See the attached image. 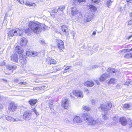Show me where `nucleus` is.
Wrapping results in <instances>:
<instances>
[{
	"label": "nucleus",
	"instance_id": "58",
	"mask_svg": "<svg viewBox=\"0 0 132 132\" xmlns=\"http://www.w3.org/2000/svg\"><path fill=\"white\" fill-rule=\"evenodd\" d=\"M5 62H3L2 64H0V66H3L5 64Z\"/></svg>",
	"mask_w": 132,
	"mask_h": 132
},
{
	"label": "nucleus",
	"instance_id": "31",
	"mask_svg": "<svg viewBox=\"0 0 132 132\" xmlns=\"http://www.w3.org/2000/svg\"><path fill=\"white\" fill-rule=\"evenodd\" d=\"M124 57L127 59H129L132 57V53H127L125 54L124 56Z\"/></svg>",
	"mask_w": 132,
	"mask_h": 132
},
{
	"label": "nucleus",
	"instance_id": "34",
	"mask_svg": "<svg viewBox=\"0 0 132 132\" xmlns=\"http://www.w3.org/2000/svg\"><path fill=\"white\" fill-rule=\"evenodd\" d=\"M65 9V7L64 6H62L58 8V11H60L61 14L63 13L62 10Z\"/></svg>",
	"mask_w": 132,
	"mask_h": 132
},
{
	"label": "nucleus",
	"instance_id": "9",
	"mask_svg": "<svg viewBox=\"0 0 132 132\" xmlns=\"http://www.w3.org/2000/svg\"><path fill=\"white\" fill-rule=\"evenodd\" d=\"M10 56L11 60L17 63L18 62V56L17 54L15 53H11Z\"/></svg>",
	"mask_w": 132,
	"mask_h": 132
},
{
	"label": "nucleus",
	"instance_id": "21",
	"mask_svg": "<svg viewBox=\"0 0 132 132\" xmlns=\"http://www.w3.org/2000/svg\"><path fill=\"white\" fill-rule=\"evenodd\" d=\"M16 35V36H19L21 35L23 33V30L20 29H14Z\"/></svg>",
	"mask_w": 132,
	"mask_h": 132
},
{
	"label": "nucleus",
	"instance_id": "51",
	"mask_svg": "<svg viewBox=\"0 0 132 132\" xmlns=\"http://www.w3.org/2000/svg\"><path fill=\"white\" fill-rule=\"evenodd\" d=\"M53 69L54 70H56V71H54V72H56V71H58L60 70V69L57 68L56 66H55L54 67Z\"/></svg>",
	"mask_w": 132,
	"mask_h": 132
},
{
	"label": "nucleus",
	"instance_id": "57",
	"mask_svg": "<svg viewBox=\"0 0 132 132\" xmlns=\"http://www.w3.org/2000/svg\"><path fill=\"white\" fill-rule=\"evenodd\" d=\"M132 86V81H129V84H128V86Z\"/></svg>",
	"mask_w": 132,
	"mask_h": 132
},
{
	"label": "nucleus",
	"instance_id": "39",
	"mask_svg": "<svg viewBox=\"0 0 132 132\" xmlns=\"http://www.w3.org/2000/svg\"><path fill=\"white\" fill-rule=\"evenodd\" d=\"M104 113L105 114L104 115L103 114L102 117V118L104 120H107L108 119V117L107 116L106 114L105 113Z\"/></svg>",
	"mask_w": 132,
	"mask_h": 132
},
{
	"label": "nucleus",
	"instance_id": "59",
	"mask_svg": "<svg viewBox=\"0 0 132 132\" xmlns=\"http://www.w3.org/2000/svg\"><path fill=\"white\" fill-rule=\"evenodd\" d=\"M85 89V92H86V93L88 94L89 93V90L87 89Z\"/></svg>",
	"mask_w": 132,
	"mask_h": 132
},
{
	"label": "nucleus",
	"instance_id": "33",
	"mask_svg": "<svg viewBox=\"0 0 132 132\" xmlns=\"http://www.w3.org/2000/svg\"><path fill=\"white\" fill-rule=\"evenodd\" d=\"M100 66V65H93L90 67V69L91 70H92L93 69H95V68H98V67H99Z\"/></svg>",
	"mask_w": 132,
	"mask_h": 132
},
{
	"label": "nucleus",
	"instance_id": "4",
	"mask_svg": "<svg viewBox=\"0 0 132 132\" xmlns=\"http://www.w3.org/2000/svg\"><path fill=\"white\" fill-rule=\"evenodd\" d=\"M32 114V111H26L24 112L23 119L26 121L28 120L31 119Z\"/></svg>",
	"mask_w": 132,
	"mask_h": 132
},
{
	"label": "nucleus",
	"instance_id": "63",
	"mask_svg": "<svg viewBox=\"0 0 132 132\" xmlns=\"http://www.w3.org/2000/svg\"><path fill=\"white\" fill-rule=\"evenodd\" d=\"M126 1L127 2L131 3V0H127Z\"/></svg>",
	"mask_w": 132,
	"mask_h": 132
},
{
	"label": "nucleus",
	"instance_id": "29",
	"mask_svg": "<svg viewBox=\"0 0 132 132\" xmlns=\"http://www.w3.org/2000/svg\"><path fill=\"white\" fill-rule=\"evenodd\" d=\"M26 55L27 56H29V57H30L32 56V51H29V50H26Z\"/></svg>",
	"mask_w": 132,
	"mask_h": 132
},
{
	"label": "nucleus",
	"instance_id": "32",
	"mask_svg": "<svg viewBox=\"0 0 132 132\" xmlns=\"http://www.w3.org/2000/svg\"><path fill=\"white\" fill-rule=\"evenodd\" d=\"M48 64H49V63L50 64H55L56 63V60L54 59H51L50 60L48 61Z\"/></svg>",
	"mask_w": 132,
	"mask_h": 132
},
{
	"label": "nucleus",
	"instance_id": "3",
	"mask_svg": "<svg viewBox=\"0 0 132 132\" xmlns=\"http://www.w3.org/2000/svg\"><path fill=\"white\" fill-rule=\"evenodd\" d=\"M105 108V106L103 104L101 105V108L102 111H104V113H106L107 112V110H110L111 108L112 105L111 103L110 102H108L106 105Z\"/></svg>",
	"mask_w": 132,
	"mask_h": 132
},
{
	"label": "nucleus",
	"instance_id": "8",
	"mask_svg": "<svg viewBox=\"0 0 132 132\" xmlns=\"http://www.w3.org/2000/svg\"><path fill=\"white\" fill-rule=\"evenodd\" d=\"M17 108V105L13 102H12L10 104L8 108V110L10 112H13L15 111Z\"/></svg>",
	"mask_w": 132,
	"mask_h": 132
},
{
	"label": "nucleus",
	"instance_id": "27",
	"mask_svg": "<svg viewBox=\"0 0 132 132\" xmlns=\"http://www.w3.org/2000/svg\"><path fill=\"white\" fill-rule=\"evenodd\" d=\"M48 105L50 109L51 110H52V105L53 104V101L52 100H50L48 102Z\"/></svg>",
	"mask_w": 132,
	"mask_h": 132
},
{
	"label": "nucleus",
	"instance_id": "52",
	"mask_svg": "<svg viewBox=\"0 0 132 132\" xmlns=\"http://www.w3.org/2000/svg\"><path fill=\"white\" fill-rule=\"evenodd\" d=\"M19 81L20 79L16 78L14 80V82H18Z\"/></svg>",
	"mask_w": 132,
	"mask_h": 132
},
{
	"label": "nucleus",
	"instance_id": "43",
	"mask_svg": "<svg viewBox=\"0 0 132 132\" xmlns=\"http://www.w3.org/2000/svg\"><path fill=\"white\" fill-rule=\"evenodd\" d=\"M71 67L70 66H68L64 68V70L65 71L64 72H67L69 71L68 70L69 69L71 68Z\"/></svg>",
	"mask_w": 132,
	"mask_h": 132
},
{
	"label": "nucleus",
	"instance_id": "44",
	"mask_svg": "<svg viewBox=\"0 0 132 132\" xmlns=\"http://www.w3.org/2000/svg\"><path fill=\"white\" fill-rule=\"evenodd\" d=\"M89 87H92L93 86L94 84V82L93 81H89Z\"/></svg>",
	"mask_w": 132,
	"mask_h": 132
},
{
	"label": "nucleus",
	"instance_id": "23",
	"mask_svg": "<svg viewBox=\"0 0 132 132\" xmlns=\"http://www.w3.org/2000/svg\"><path fill=\"white\" fill-rule=\"evenodd\" d=\"M88 7L89 9L92 11H95L96 10V7L93 5L89 4L88 6Z\"/></svg>",
	"mask_w": 132,
	"mask_h": 132
},
{
	"label": "nucleus",
	"instance_id": "60",
	"mask_svg": "<svg viewBox=\"0 0 132 132\" xmlns=\"http://www.w3.org/2000/svg\"><path fill=\"white\" fill-rule=\"evenodd\" d=\"M132 127V123H131L129 124V127L130 128H131Z\"/></svg>",
	"mask_w": 132,
	"mask_h": 132
},
{
	"label": "nucleus",
	"instance_id": "7",
	"mask_svg": "<svg viewBox=\"0 0 132 132\" xmlns=\"http://www.w3.org/2000/svg\"><path fill=\"white\" fill-rule=\"evenodd\" d=\"M23 54H21L19 58L20 62L22 65L26 64L27 62L26 56Z\"/></svg>",
	"mask_w": 132,
	"mask_h": 132
},
{
	"label": "nucleus",
	"instance_id": "6",
	"mask_svg": "<svg viewBox=\"0 0 132 132\" xmlns=\"http://www.w3.org/2000/svg\"><path fill=\"white\" fill-rule=\"evenodd\" d=\"M72 94H73L77 97L82 98L83 97V94L82 92L80 90H76L73 91L72 94L71 93L70 96L72 97Z\"/></svg>",
	"mask_w": 132,
	"mask_h": 132
},
{
	"label": "nucleus",
	"instance_id": "56",
	"mask_svg": "<svg viewBox=\"0 0 132 132\" xmlns=\"http://www.w3.org/2000/svg\"><path fill=\"white\" fill-rule=\"evenodd\" d=\"M17 1L19 2L21 4H22L24 3L23 0H17Z\"/></svg>",
	"mask_w": 132,
	"mask_h": 132
},
{
	"label": "nucleus",
	"instance_id": "5",
	"mask_svg": "<svg viewBox=\"0 0 132 132\" xmlns=\"http://www.w3.org/2000/svg\"><path fill=\"white\" fill-rule=\"evenodd\" d=\"M62 105L65 109H67L70 105V101L66 98H64L62 100Z\"/></svg>",
	"mask_w": 132,
	"mask_h": 132
},
{
	"label": "nucleus",
	"instance_id": "24",
	"mask_svg": "<svg viewBox=\"0 0 132 132\" xmlns=\"http://www.w3.org/2000/svg\"><path fill=\"white\" fill-rule=\"evenodd\" d=\"M61 29L62 31L65 33H67L68 32V29L65 25L62 26Z\"/></svg>",
	"mask_w": 132,
	"mask_h": 132
},
{
	"label": "nucleus",
	"instance_id": "47",
	"mask_svg": "<svg viewBox=\"0 0 132 132\" xmlns=\"http://www.w3.org/2000/svg\"><path fill=\"white\" fill-rule=\"evenodd\" d=\"M52 12L54 13H56L58 11H58V9H57V8H54L52 10Z\"/></svg>",
	"mask_w": 132,
	"mask_h": 132
},
{
	"label": "nucleus",
	"instance_id": "45",
	"mask_svg": "<svg viewBox=\"0 0 132 132\" xmlns=\"http://www.w3.org/2000/svg\"><path fill=\"white\" fill-rule=\"evenodd\" d=\"M89 81H87L85 82L84 83V86L88 87H89Z\"/></svg>",
	"mask_w": 132,
	"mask_h": 132
},
{
	"label": "nucleus",
	"instance_id": "30",
	"mask_svg": "<svg viewBox=\"0 0 132 132\" xmlns=\"http://www.w3.org/2000/svg\"><path fill=\"white\" fill-rule=\"evenodd\" d=\"M107 71L109 73H115V70L111 68H109L107 70Z\"/></svg>",
	"mask_w": 132,
	"mask_h": 132
},
{
	"label": "nucleus",
	"instance_id": "28",
	"mask_svg": "<svg viewBox=\"0 0 132 132\" xmlns=\"http://www.w3.org/2000/svg\"><path fill=\"white\" fill-rule=\"evenodd\" d=\"M117 82L116 80L113 78L111 79L109 81H108V83L109 84H115Z\"/></svg>",
	"mask_w": 132,
	"mask_h": 132
},
{
	"label": "nucleus",
	"instance_id": "20",
	"mask_svg": "<svg viewBox=\"0 0 132 132\" xmlns=\"http://www.w3.org/2000/svg\"><path fill=\"white\" fill-rule=\"evenodd\" d=\"M37 100L34 99H30L28 101L29 104L31 106L34 105L37 103Z\"/></svg>",
	"mask_w": 132,
	"mask_h": 132
},
{
	"label": "nucleus",
	"instance_id": "14",
	"mask_svg": "<svg viewBox=\"0 0 132 132\" xmlns=\"http://www.w3.org/2000/svg\"><path fill=\"white\" fill-rule=\"evenodd\" d=\"M16 52L19 54H21L23 52V49L20 46H17L15 48Z\"/></svg>",
	"mask_w": 132,
	"mask_h": 132
},
{
	"label": "nucleus",
	"instance_id": "18",
	"mask_svg": "<svg viewBox=\"0 0 132 132\" xmlns=\"http://www.w3.org/2000/svg\"><path fill=\"white\" fill-rule=\"evenodd\" d=\"M74 121L78 124H79L82 122V120L80 117L78 116H76L73 119Z\"/></svg>",
	"mask_w": 132,
	"mask_h": 132
},
{
	"label": "nucleus",
	"instance_id": "48",
	"mask_svg": "<svg viewBox=\"0 0 132 132\" xmlns=\"http://www.w3.org/2000/svg\"><path fill=\"white\" fill-rule=\"evenodd\" d=\"M100 0H92V2L96 4H98L100 2Z\"/></svg>",
	"mask_w": 132,
	"mask_h": 132
},
{
	"label": "nucleus",
	"instance_id": "17",
	"mask_svg": "<svg viewBox=\"0 0 132 132\" xmlns=\"http://www.w3.org/2000/svg\"><path fill=\"white\" fill-rule=\"evenodd\" d=\"M71 13L72 15L74 16L78 13V10L76 7H72L71 9Z\"/></svg>",
	"mask_w": 132,
	"mask_h": 132
},
{
	"label": "nucleus",
	"instance_id": "11",
	"mask_svg": "<svg viewBox=\"0 0 132 132\" xmlns=\"http://www.w3.org/2000/svg\"><path fill=\"white\" fill-rule=\"evenodd\" d=\"M57 44V46H58V48L60 50H62L64 47V43L61 40H58L56 41Z\"/></svg>",
	"mask_w": 132,
	"mask_h": 132
},
{
	"label": "nucleus",
	"instance_id": "25",
	"mask_svg": "<svg viewBox=\"0 0 132 132\" xmlns=\"http://www.w3.org/2000/svg\"><path fill=\"white\" fill-rule=\"evenodd\" d=\"M113 2V0H108L106 1V5L109 8V6L111 5L112 3Z\"/></svg>",
	"mask_w": 132,
	"mask_h": 132
},
{
	"label": "nucleus",
	"instance_id": "55",
	"mask_svg": "<svg viewBox=\"0 0 132 132\" xmlns=\"http://www.w3.org/2000/svg\"><path fill=\"white\" fill-rule=\"evenodd\" d=\"M8 13H6L5 14V17H4V19H5L6 20H7V17L8 16Z\"/></svg>",
	"mask_w": 132,
	"mask_h": 132
},
{
	"label": "nucleus",
	"instance_id": "41",
	"mask_svg": "<svg viewBox=\"0 0 132 132\" xmlns=\"http://www.w3.org/2000/svg\"><path fill=\"white\" fill-rule=\"evenodd\" d=\"M32 111H33L36 114L37 116L38 115H39V113L37 111V110L35 108H33L31 109Z\"/></svg>",
	"mask_w": 132,
	"mask_h": 132
},
{
	"label": "nucleus",
	"instance_id": "53",
	"mask_svg": "<svg viewBox=\"0 0 132 132\" xmlns=\"http://www.w3.org/2000/svg\"><path fill=\"white\" fill-rule=\"evenodd\" d=\"M127 51V50L126 49H123L122 50L120 51L122 53H124L125 52H126Z\"/></svg>",
	"mask_w": 132,
	"mask_h": 132
},
{
	"label": "nucleus",
	"instance_id": "15",
	"mask_svg": "<svg viewBox=\"0 0 132 132\" xmlns=\"http://www.w3.org/2000/svg\"><path fill=\"white\" fill-rule=\"evenodd\" d=\"M5 118L7 121L10 122L18 121H19V119L16 120L10 116L5 117Z\"/></svg>",
	"mask_w": 132,
	"mask_h": 132
},
{
	"label": "nucleus",
	"instance_id": "54",
	"mask_svg": "<svg viewBox=\"0 0 132 132\" xmlns=\"http://www.w3.org/2000/svg\"><path fill=\"white\" fill-rule=\"evenodd\" d=\"M132 24V20H130L128 22V25H129Z\"/></svg>",
	"mask_w": 132,
	"mask_h": 132
},
{
	"label": "nucleus",
	"instance_id": "50",
	"mask_svg": "<svg viewBox=\"0 0 132 132\" xmlns=\"http://www.w3.org/2000/svg\"><path fill=\"white\" fill-rule=\"evenodd\" d=\"M27 82H20L18 83V84L19 85H26L27 84Z\"/></svg>",
	"mask_w": 132,
	"mask_h": 132
},
{
	"label": "nucleus",
	"instance_id": "35",
	"mask_svg": "<svg viewBox=\"0 0 132 132\" xmlns=\"http://www.w3.org/2000/svg\"><path fill=\"white\" fill-rule=\"evenodd\" d=\"M82 109L86 111H89L90 110V108L88 106H83L82 107Z\"/></svg>",
	"mask_w": 132,
	"mask_h": 132
},
{
	"label": "nucleus",
	"instance_id": "22",
	"mask_svg": "<svg viewBox=\"0 0 132 132\" xmlns=\"http://www.w3.org/2000/svg\"><path fill=\"white\" fill-rule=\"evenodd\" d=\"M6 68L10 70H13L16 69V67L15 65H9L7 66Z\"/></svg>",
	"mask_w": 132,
	"mask_h": 132
},
{
	"label": "nucleus",
	"instance_id": "46",
	"mask_svg": "<svg viewBox=\"0 0 132 132\" xmlns=\"http://www.w3.org/2000/svg\"><path fill=\"white\" fill-rule=\"evenodd\" d=\"M40 43L43 45H45L46 43L45 41L44 40H40L39 41Z\"/></svg>",
	"mask_w": 132,
	"mask_h": 132
},
{
	"label": "nucleus",
	"instance_id": "1",
	"mask_svg": "<svg viewBox=\"0 0 132 132\" xmlns=\"http://www.w3.org/2000/svg\"><path fill=\"white\" fill-rule=\"evenodd\" d=\"M29 28L24 30L26 33H30L33 31L36 34H39L42 30H45L48 29V27L45 24L36 21H30L29 24Z\"/></svg>",
	"mask_w": 132,
	"mask_h": 132
},
{
	"label": "nucleus",
	"instance_id": "2",
	"mask_svg": "<svg viewBox=\"0 0 132 132\" xmlns=\"http://www.w3.org/2000/svg\"><path fill=\"white\" fill-rule=\"evenodd\" d=\"M82 117L86 123L88 125L93 126L95 127H98L99 125L102 123L103 122L99 120L96 121L92 118L89 114L86 113L83 114Z\"/></svg>",
	"mask_w": 132,
	"mask_h": 132
},
{
	"label": "nucleus",
	"instance_id": "42",
	"mask_svg": "<svg viewBox=\"0 0 132 132\" xmlns=\"http://www.w3.org/2000/svg\"><path fill=\"white\" fill-rule=\"evenodd\" d=\"M93 18V16L92 15H90L88 16L87 19V22H89L91 21Z\"/></svg>",
	"mask_w": 132,
	"mask_h": 132
},
{
	"label": "nucleus",
	"instance_id": "38",
	"mask_svg": "<svg viewBox=\"0 0 132 132\" xmlns=\"http://www.w3.org/2000/svg\"><path fill=\"white\" fill-rule=\"evenodd\" d=\"M88 55H92V54L95 53L93 50H90L89 48H88Z\"/></svg>",
	"mask_w": 132,
	"mask_h": 132
},
{
	"label": "nucleus",
	"instance_id": "19",
	"mask_svg": "<svg viewBox=\"0 0 132 132\" xmlns=\"http://www.w3.org/2000/svg\"><path fill=\"white\" fill-rule=\"evenodd\" d=\"M123 106L126 110H129L132 108V103H126L123 105Z\"/></svg>",
	"mask_w": 132,
	"mask_h": 132
},
{
	"label": "nucleus",
	"instance_id": "13",
	"mask_svg": "<svg viewBox=\"0 0 132 132\" xmlns=\"http://www.w3.org/2000/svg\"><path fill=\"white\" fill-rule=\"evenodd\" d=\"M109 76V75L107 74H104L101 75L99 79L100 81L102 82L104 81Z\"/></svg>",
	"mask_w": 132,
	"mask_h": 132
},
{
	"label": "nucleus",
	"instance_id": "37",
	"mask_svg": "<svg viewBox=\"0 0 132 132\" xmlns=\"http://www.w3.org/2000/svg\"><path fill=\"white\" fill-rule=\"evenodd\" d=\"M45 88V86H42L38 87H36V90H42L44 89Z\"/></svg>",
	"mask_w": 132,
	"mask_h": 132
},
{
	"label": "nucleus",
	"instance_id": "40",
	"mask_svg": "<svg viewBox=\"0 0 132 132\" xmlns=\"http://www.w3.org/2000/svg\"><path fill=\"white\" fill-rule=\"evenodd\" d=\"M38 54V53L36 51H32V56L34 57L37 55Z\"/></svg>",
	"mask_w": 132,
	"mask_h": 132
},
{
	"label": "nucleus",
	"instance_id": "64",
	"mask_svg": "<svg viewBox=\"0 0 132 132\" xmlns=\"http://www.w3.org/2000/svg\"><path fill=\"white\" fill-rule=\"evenodd\" d=\"M96 34V32L95 31H94V32H93V33L92 34V35H95Z\"/></svg>",
	"mask_w": 132,
	"mask_h": 132
},
{
	"label": "nucleus",
	"instance_id": "49",
	"mask_svg": "<svg viewBox=\"0 0 132 132\" xmlns=\"http://www.w3.org/2000/svg\"><path fill=\"white\" fill-rule=\"evenodd\" d=\"M122 85L121 84H118L116 86V87L117 88H121L122 86Z\"/></svg>",
	"mask_w": 132,
	"mask_h": 132
},
{
	"label": "nucleus",
	"instance_id": "26",
	"mask_svg": "<svg viewBox=\"0 0 132 132\" xmlns=\"http://www.w3.org/2000/svg\"><path fill=\"white\" fill-rule=\"evenodd\" d=\"M99 47V46L97 45H94L93 47V50L95 53L96 52L98 51V48Z\"/></svg>",
	"mask_w": 132,
	"mask_h": 132
},
{
	"label": "nucleus",
	"instance_id": "36",
	"mask_svg": "<svg viewBox=\"0 0 132 132\" xmlns=\"http://www.w3.org/2000/svg\"><path fill=\"white\" fill-rule=\"evenodd\" d=\"M25 4L29 6H33L35 5L34 3H30L29 2H27L25 3Z\"/></svg>",
	"mask_w": 132,
	"mask_h": 132
},
{
	"label": "nucleus",
	"instance_id": "10",
	"mask_svg": "<svg viewBox=\"0 0 132 132\" xmlns=\"http://www.w3.org/2000/svg\"><path fill=\"white\" fill-rule=\"evenodd\" d=\"M28 41L26 38L22 37L20 39V44L22 47L26 46L27 44Z\"/></svg>",
	"mask_w": 132,
	"mask_h": 132
},
{
	"label": "nucleus",
	"instance_id": "12",
	"mask_svg": "<svg viewBox=\"0 0 132 132\" xmlns=\"http://www.w3.org/2000/svg\"><path fill=\"white\" fill-rule=\"evenodd\" d=\"M119 122L123 126L126 125L127 122L126 119L124 117H121L119 119Z\"/></svg>",
	"mask_w": 132,
	"mask_h": 132
},
{
	"label": "nucleus",
	"instance_id": "16",
	"mask_svg": "<svg viewBox=\"0 0 132 132\" xmlns=\"http://www.w3.org/2000/svg\"><path fill=\"white\" fill-rule=\"evenodd\" d=\"M8 36L10 38H11V37L14 36H16V35L14 29L9 31L8 32Z\"/></svg>",
	"mask_w": 132,
	"mask_h": 132
},
{
	"label": "nucleus",
	"instance_id": "62",
	"mask_svg": "<svg viewBox=\"0 0 132 132\" xmlns=\"http://www.w3.org/2000/svg\"><path fill=\"white\" fill-rule=\"evenodd\" d=\"M78 2H84L85 1V0H78Z\"/></svg>",
	"mask_w": 132,
	"mask_h": 132
},
{
	"label": "nucleus",
	"instance_id": "61",
	"mask_svg": "<svg viewBox=\"0 0 132 132\" xmlns=\"http://www.w3.org/2000/svg\"><path fill=\"white\" fill-rule=\"evenodd\" d=\"M129 81L128 82H126L125 83V85H127L128 86V84H129Z\"/></svg>",
	"mask_w": 132,
	"mask_h": 132
}]
</instances>
